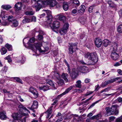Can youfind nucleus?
<instances>
[{
    "label": "nucleus",
    "instance_id": "obj_1",
    "mask_svg": "<svg viewBox=\"0 0 122 122\" xmlns=\"http://www.w3.org/2000/svg\"><path fill=\"white\" fill-rule=\"evenodd\" d=\"M27 44L29 48L33 51V55L37 56L36 51L38 50V41L33 37L30 39Z\"/></svg>",
    "mask_w": 122,
    "mask_h": 122
},
{
    "label": "nucleus",
    "instance_id": "obj_2",
    "mask_svg": "<svg viewBox=\"0 0 122 122\" xmlns=\"http://www.w3.org/2000/svg\"><path fill=\"white\" fill-rule=\"evenodd\" d=\"M84 57L88 59L90 61H92V64H93L97 62V55L95 53L89 52L85 54Z\"/></svg>",
    "mask_w": 122,
    "mask_h": 122
},
{
    "label": "nucleus",
    "instance_id": "obj_3",
    "mask_svg": "<svg viewBox=\"0 0 122 122\" xmlns=\"http://www.w3.org/2000/svg\"><path fill=\"white\" fill-rule=\"evenodd\" d=\"M51 75L53 77H55L56 78V81L57 84L59 86H61L64 84L63 81L61 79L59 75L56 71L52 72Z\"/></svg>",
    "mask_w": 122,
    "mask_h": 122
},
{
    "label": "nucleus",
    "instance_id": "obj_4",
    "mask_svg": "<svg viewBox=\"0 0 122 122\" xmlns=\"http://www.w3.org/2000/svg\"><path fill=\"white\" fill-rule=\"evenodd\" d=\"M48 24H49L53 30L56 33H58V29L60 26V23L57 21L53 22L52 23L51 22L50 24L47 23Z\"/></svg>",
    "mask_w": 122,
    "mask_h": 122
},
{
    "label": "nucleus",
    "instance_id": "obj_5",
    "mask_svg": "<svg viewBox=\"0 0 122 122\" xmlns=\"http://www.w3.org/2000/svg\"><path fill=\"white\" fill-rule=\"evenodd\" d=\"M114 44L113 46V51H112L111 53V56L113 59L114 60H116L118 58L119 55L116 52L117 47V44L116 43H115Z\"/></svg>",
    "mask_w": 122,
    "mask_h": 122
},
{
    "label": "nucleus",
    "instance_id": "obj_6",
    "mask_svg": "<svg viewBox=\"0 0 122 122\" xmlns=\"http://www.w3.org/2000/svg\"><path fill=\"white\" fill-rule=\"evenodd\" d=\"M52 1V0H46L43 1L42 0H39V10L46 5H48L50 6Z\"/></svg>",
    "mask_w": 122,
    "mask_h": 122
},
{
    "label": "nucleus",
    "instance_id": "obj_7",
    "mask_svg": "<svg viewBox=\"0 0 122 122\" xmlns=\"http://www.w3.org/2000/svg\"><path fill=\"white\" fill-rule=\"evenodd\" d=\"M69 24L66 23L65 24L62 28L60 29L59 32L61 35H64L67 33L68 29Z\"/></svg>",
    "mask_w": 122,
    "mask_h": 122
},
{
    "label": "nucleus",
    "instance_id": "obj_8",
    "mask_svg": "<svg viewBox=\"0 0 122 122\" xmlns=\"http://www.w3.org/2000/svg\"><path fill=\"white\" fill-rule=\"evenodd\" d=\"M67 71L68 73L70 74V76L72 79H74L76 77L78 74V72L77 70L73 69L71 71L70 68L69 71L68 70Z\"/></svg>",
    "mask_w": 122,
    "mask_h": 122
},
{
    "label": "nucleus",
    "instance_id": "obj_9",
    "mask_svg": "<svg viewBox=\"0 0 122 122\" xmlns=\"http://www.w3.org/2000/svg\"><path fill=\"white\" fill-rule=\"evenodd\" d=\"M46 12L47 15V20H46L47 23L50 24L52 21V16L51 15V12L49 10H43Z\"/></svg>",
    "mask_w": 122,
    "mask_h": 122
},
{
    "label": "nucleus",
    "instance_id": "obj_10",
    "mask_svg": "<svg viewBox=\"0 0 122 122\" xmlns=\"http://www.w3.org/2000/svg\"><path fill=\"white\" fill-rule=\"evenodd\" d=\"M44 34L43 31L41 30H39V46H41L42 43H43V36Z\"/></svg>",
    "mask_w": 122,
    "mask_h": 122
},
{
    "label": "nucleus",
    "instance_id": "obj_11",
    "mask_svg": "<svg viewBox=\"0 0 122 122\" xmlns=\"http://www.w3.org/2000/svg\"><path fill=\"white\" fill-rule=\"evenodd\" d=\"M111 114H114L116 115L118 114V111L117 109V107L115 105L112 106L111 108Z\"/></svg>",
    "mask_w": 122,
    "mask_h": 122
},
{
    "label": "nucleus",
    "instance_id": "obj_12",
    "mask_svg": "<svg viewBox=\"0 0 122 122\" xmlns=\"http://www.w3.org/2000/svg\"><path fill=\"white\" fill-rule=\"evenodd\" d=\"M79 71L82 73H86L89 72L88 68L86 66H83L79 68Z\"/></svg>",
    "mask_w": 122,
    "mask_h": 122
},
{
    "label": "nucleus",
    "instance_id": "obj_13",
    "mask_svg": "<svg viewBox=\"0 0 122 122\" xmlns=\"http://www.w3.org/2000/svg\"><path fill=\"white\" fill-rule=\"evenodd\" d=\"M42 46H39V51L40 53H42L43 54H47L49 52V48L48 47H46L44 48V50H43L42 49V48L41 47L42 46Z\"/></svg>",
    "mask_w": 122,
    "mask_h": 122
},
{
    "label": "nucleus",
    "instance_id": "obj_14",
    "mask_svg": "<svg viewBox=\"0 0 122 122\" xmlns=\"http://www.w3.org/2000/svg\"><path fill=\"white\" fill-rule=\"evenodd\" d=\"M102 42L101 40L99 38H96L95 42V43L96 46L97 47L101 46Z\"/></svg>",
    "mask_w": 122,
    "mask_h": 122
},
{
    "label": "nucleus",
    "instance_id": "obj_15",
    "mask_svg": "<svg viewBox=\"0 0 122 122\" xmlns=\"http://www.w3.org/2000/svg\"><path fill=\"white\" fill-rule=\"evenodd\" d=\"M77 44L76 43H72L70 46L69 48V53L71 54H72L73 52V49L76 48V49H77Z\"/></svg>",
    "mask_w": 122,
    "mask_h": 122
},
{
    "label": "nucleus",
    "instance_id": "obj_16",
    "mask_svg": "<svg viewBox=\"0 0 122 122\" xmlns=\"http://www.w3.org/2000/svg\"><path fill=\"white\" fill-rule=\"evenodd\" d=\"M25 57L20 56L16 58V61L17 63H22L25 61Z\"/></svg>",
    "mask_w": 122,
    "mask_h": 122
},
{
    "label": "nucleus",
    "instance_id": "obj_17",
    "mask_svg": "<svg viewBox=\"0 0 122 122\" xmlns=\"http://www.w3.org/2000/svg\"><path fill=\"white\" fill-rule=\"evenodd\" d=\"M0 16L2 18V20H8V16L4 11H2L1 12Z\"/></svg>",
    "mask_w": 122,
    "mask_h": 122
},
{
    "label": "nucleus",
    "instance_id": "obj_18",
    "mask_svg": "<svg viewBox=\"0 0 122 122\" xmlns=\"http://www.w3.org/2000/svg\"><path fill=\"white\" fill-rule=\"evenodd\" d=\"M22 3L21 2H18L15 5L14 8L16 10H18L21 9Z\"/></svg>",
    "mask_w": 122,
    "mask_h": 122
},
{
    "label": "nucleus",
    "instance_id": "obj_19",
    "mask_svg": "<svg viewBox=\"0 0 122 122\" xmlns=\"http://www.w3.org/2000/svg\"><path fill=\"white\" fill-rule=\"evenodd\" d=\"M38 104V102L37 101H35L33 102V104L32 105L31 107H28L27 108L30 110H32L33 109L37 108Z\"/></svg>",
    "mask_w": 122,
    "mask_h": 122
},
{
    "label": "nucleus",
    "instance_id": "obj_20",
    "mask_svg": "<svg viewBox=\"0 0 122 122\" xmlns=\"http://www.w3.org/2000/svg\"><path fill=\"white\" fill-rule=\"evenodd\" d=\"M57 17L59 20L62 21L63 22L66 21V17L62 14H58L57 15Z\"/></svg>",
    "mask_w": 122,
    "mask_h": 122
},
{
    "label": "nucleus",
    "instance_id": "obj_21",
    "mask_svg": "<svg viewBox=\"0 0 122 122\" xmlns=\"http://www.w3.org/2000/svg\"><path fill=\"white\" fill-rule=\"evenodd\" d=\"M5 114V112L4 111H2L0 112V118L1 120H4L6 119V116Z\"/></svg>",
    "mask_w": 122,
    "mask_h": 122
},
{
    "label": "nucleus",
    "instance_id": "obj_22",
    "mask_svg": "<svg viewBox=\"0 0 122 122\" xmlns=\"http://www.w3.org/2000/svg\"><path fill=\"white\" fill-rule=\"evenodd\" d=\"M29 91L32 93L34 95L36 96L37 97L38 96V93L37 91L33 87L30 88Z\"/></svg>",
    "mask_w": 122,
    "mask_h": 122
},
{
    "label": "nucleus",
    "instance_id": "obj_23",
    "mask_svg": "<svg viewBox=\"0 0 122 122\" xmlns=\"http://www.w3.org/2000/svg\"><path fill=\"white\" fill-rule=\"evenodd\" d=\"M102 43L103 46L105 47H107L110 45L111 43L110 41L106 39L103 40L102 42Z\"/></svg>",
    "mask_w": 122,
    "mask_h": 122
},
{
    "label": "nucleus",
    "instance_id": "obj_24",
    "mask_svg": "<svg viewBox=\"0 0 122 122\" xmlns=\"http://www.w3.org/2000/svg\"><path fill=\"white\" fill-rule=\"evenodd\" d=\"M20 115L17 113H14L12 115V117L14 120H17L19 119Z\"/></svg>",
    "mask_w": 122,
    "mask_h": 122
},
{
    "label": "nucleus",
    "instance_id": "obj_25",
    "mask_svg": "<svg viewBox=\"0 0 122 122\" xmlns=\"http://www.w3.org/2000/svg\"><path fill=\"white\" fill-rule=\"evenodd\" d=\"M11 26L13 27L17 26L18 25V23L16 20H14L13 21L11 22Z\"/></svg>",
    "mask_w": 122,
    "mask_h": 122
},
{
    "label": "nucleus",
    "instance_id": "obj_26",
    "mask_svg": "<svg viewBox=\"0 0 122 122\" xmlns=\"http://www.w3.org/2000/svg\"><path fill=\"white\" fill-rule=\"evenodd\" d=\"M39 89L40 90H42L44 91H46L49 90V87L47 85H46L39 87Z\"/></svg>",
    "mask_w": 122,
    "mask_h": 122
},
{
    "label": "nucleus",
    "instance_id": "obj_27",
    "mask_svg": "<svg viewBox=\"0 0 122 122\" xmlns=\"http://www.w3.org/2000/svg\"><path fill=\"white\" fill-rule=\"evenodd\" d=\"M80 7V9L78 11L79 12L81 13H83L85 11L86 9V7L85 5H81Z\"/></svg>",
    "mask_w": 122,
    "mask_h": 122
},
{
    "label": "nucleus",
    "instance_id": "obj_28",
    "mask_svg": "<svg viewBox=\"0 0 122 122\" xmlns=\"http://www.w3.org/2000/svg\"><path fill=\"white\" fill-rule=\"evenodd\" d=\"M46 83L49 84L50 85L52 86L54 89L56 88L55 86L54 83L51 80H46Z\"/></svg>",
    "mask_w": 122,
    "mask_h": 122
},
{
    "label": "nucleus",
    "instance_id": "obj_29",
    "mask_svg": "<svg viewBox=\"0 0 122 122\" xmlns=\"http://www.w3.org/2000/svg\"><path fill=\"white\" fill-rule=\"evenodd\" d=\"M8 69V67L6 66H5L0 71L1 74L2 75V74H5L6 72L7 71Z\"/></svg>",
    "mask_w": 122,
    "mask_h": 122
},
{
    "label": "nucleus",
    "instance_id": "obj_30",
    "mask_svg": "<svg viewBox=\"0 0 122 122\" xmlns=\"http://www.w3.org/2000/svg\"><path fill=\"white\" fill-rule=\"evenodd\" d=\"M61 77L66 82L68 81V76L67 74L64 73H63L61 75Z\"/></svg>",
    "mask_w": 122,
    "mask_h": 122
},
{
    "label": "nucleus",
    "instance_id": "obj_31",
    "mask_svg": "<svg viewBox=\"0 0 122 122\" xmlns=\"http://www.w3.org/2000/svg\"><path fill=\"white\" fill-rule=\"evenodd\" d=\"M101 117V114H99L96 116H94L90 117L91 119H98L100 118Z\"/></svg>",
    "mask_w": 122,
    "mask_h": 122
},
{
    "label": "nucleus",
    "instance_id": "obj_32",
    "mask_svg": "<svg viewBox=\"0 0 122 122\" xmlns=\"http://www.w3.org/2000/svg\"><path fill=\"white\" fill-rule=\"evenodd\" d=\"M52 107L51 106L47 110V114L46 117V118H48L49 116H50L51 113V110L52 109Z\"/></svg>",
    "mask_w": 122,
    "mask_h": 122
},
{
    "label": "nucleus",
    "instance_id": "obj_33",
    "mask_svg": "<svg viewBox=\"0 0 122 122\" xmlns=\"http://www.w3.org/2000/svg\"><path fill=\"white\" fill-rule=\"evenodd\" d=\"M63 9L65 11H66L68 10V6L67 2H65L63 3Z\"/></svg>",
    "mask_w": 122,
    "mask_h": 122
},
{
    "label": "nucleus",
    "instance_id": "obj_34",
    "mask_svg": "<svg viewBox=\"0 0 122 122\" xmlns=\"http://www.w3.org/2000/svg\"><path fill=\"white\" fill-rule=\"evenodd\" d=\"M73 86H70L66 89L65 91L63 92V94L65 95L68 93L73 88Z\"/></svg>",
    "mask_w": 122,
    "mask_h": 122
},
{
    "label": "nucleus",
    "instance_id": "obj_35",
    "mask_svg": "<svg viewBox=\"0 0 122 122\" xmlns=\"http://www.w3.org/2000/svg\"><path fill=\"white\" fill-rule=\"evenodd\" d=\"M120 77H117L115 78L111 79L108 80L109 84L112 83L118 80V79H120Z\"/></svg>",
    "mask_w": 122,
    "mask_h": 122
},
{
    "label": "nucleus",
    "instance_id": "obj_36",
    "mask_svg": "<svg viewBox=\"0 0 122 122\" xmlns=\"http://www.w3.org/2000/svg\"><path fill=\"white\" fill-rule=\"evenodd\" d=\"M105 109L107 112V114L106 115L107 116H109L111 114V110L109 107H108L106 108Z\"/></svg>",
    "mask_w": 122,
    "mask_h": 122
},
{
    "label": "nucleus",
    "instance_id": "obj_37",
    "mask_svg": "<svg viewBox=\"0 0 122 122\" xmlns=\"http://www.w3.org/2000/svg\"><path fill=\"white\" fill-rule=\"evenodd\" d=\"M1 8L3 9L7 10L11 8V7L10 5H3L1 6Z\"/></svg>",
    "mask_w": 122,
    "mask_h": 122
},
{
    "label": "nucleus",
    "instance_id": "obj_38",
    "mask_svg": "<svg viewBox=\"0 0 122 122\" xmlns=\"http://www.w3.org/2000/svg\"><path fill=\"white\" fill-rule=\"evenodd\" d=\"M57 4V2L55 0H52L50 4V7H53L55 6Z\"/></svg>",
    "mask_w": 122,
    "mask_h": 122
},
{
    "label": "nucleus",
    "instance_id": "obj_39",
    "mask_svg": "<svg viewBox=\"0 0 122 122\" xmlns=\"http://www.w3.org/2000/svg\"><path fill=\"white\" fill-rule=\"evenodd\" d=\"M81 82L80 80L77 81L76 82V86L77 87L80 88L81 87Z\"/></svg>",
    "mask_w": 122,
    "mask_h": 122
},
{
    "label": "nucleus",
    "instance_id": "obj_40",
    "mask_svg": "<svg viewBox=\"0 0 122 122\" xmlns=\"http://www.w3.org/2000/svg\"><path fill=\"white\" fill-rule=\"evenodd\" d=\"M14 20H15L14 19L12 15H9L8 16V20L9 22H11Z\"/></svg>",
    "mask_w": 122,
    "mask_h": 122
},
{
    "label": "nucleus",
    "instance_id": "obj_41",
    "mask_svg": "<svg viewBox=\"0 0 122 122\" xmlns=\"http://www.w3.org/2000/svg\"><path fill=\"white\" fill-rule=\"evenodd\" d=\"M71 2L72 3L78 5H80V2L78 0H70Z\"/></svg>",
    "mask_w": 122,
    "mask_h": 122
},
{
    "label": "nucleus",
    "instance_id": "obj_42",
    "mask_svg": "<svg viewBox=\"0 0 122 122\" xmlns=\"http://www.w3.org/2000/svg\"><path fill=\"white\" fill-rule=\"evenodd\" d=\"M32 6L34 8L36 9V11L38 10V1H37L36 3H35V4L32 5Z\"/></svg>",
    "mask_w": 122,
    "mask_h": 122
},
{
    "label": "nucleus",
    "instance_id": "obj_43",
    "mask_svg": "<svg viewBox=\"0 0 122 122\" xmlns=\"http://www.w3.org/2000/svg\"><path fill=\"white\" fill-rule=\"evenodd\" d=\"M30 21V20L27 18H25L23 20L22 22L23 23L25 24Z\"/></svg>",
    "mask_w": 122,
    "mask_h": 122
},
{
    "label": "nucleus",
    "instance_id": "obj_44",
    "mask_svg": "<svg viewBox=\"0 0 122 122\" xmlns=\"http://www.w3.org/2000/svg\"><path fill=\"white\" fill-rule=\"evenodd\" d=\"M1 52L2 55L5 54L7 52V50L5 48H2L0 50Z\"/></svg>",
    "mask_w": 122,
    "mask_h": 122
},
{
    "label": "nucleus",
    "instance_id": "obj_45",
    "mask_svg": "<svg viewBox=\"0 0 122 122\" xmlns=\"http://www.w3.org/2000/svg\"><path fill=\"white\" fill-rule=\"evenodd\" d=\"M5 47L7 48L9 51H11L12 50V47L11 46L8 44L5 45Z\"/></svg>",
    "mask_w": 122,
    "mask_h": 122
},
{
    "label": "nucleus",
    "instance_id": "obj_46",
    "mask_svg": "<svg viewBox=\"0 0 122 122\" xmlns=\"http://www.w3.org/2000/svg\"><path fill=\"white\" fill-rule=\"evenodd\" d=\"M80 22L83 24H84L86 21V19L85 18H83V17H81L79 19Z\"/></svg>",
    "mask_w": 122,
    "mask_h": 122
},
{
    "label": "nucleus",
    "instance_id": "obj_47",
    "mask_svg": "<svg viewBox=\"0 0 122 122\" xmlns=\"http://www.w3.org/2000/svg\"><path fill=\"white\" fill-rule=\"evenodd\" d=\"M25 117H24L23 118V120L19 119L15 121H13L12 122H25Z\"/></svg>",
    "mask_w": 122,
    "mask_h": 122
},
{
    "label": "nucleus",
    "instance_id": "obj_48",
    "mask_svg": "<svg viewBox=\"0 0 122 122\" xmlns=\"http://www.w3.org/2000/svg\"><path fill=\"white\" fill-rule=\"evenodd\" d=\"M25 13L26 15H33L34 12L32 11H27L25 12Z\"/></svg>",
    "mask_w": 122,
    "mask_h": 122
},
{
    "label": "nucleus",
    "instance_id": "obj_49",
    "mask_svg": "<svg viewBox=\"0 0 122 122\" xmlns=\"http://www.w3.org/2000/svg\"><path fill=\"white\" fill-rule=\"evenodd\" d=\"M118 32L120 33H122V25H119L117 29Z\"/></svg>",
    "mask_w": 122,
    "mask_h": 122
},
{
    "label": "nucleus",
    "instance_id": "obj_50",
    "mask_svg": "<svg viewBox=\"0 0 122 122\" xmlns=\"http://www.w3.org/2000/svg\"><path fill=\"white\" fill-rule=\"evenodd\" d=\"M13 78L18 82L20 83L21 84H22L21 80L18 77H14Z\"/></svg>",
    "mask_w": 122,
    "mask_h": 122
},
{
    "label": "nucleus",
    "instance_id": "obj_51",
    "mask_svg": "<svg viewBox=\"0 0 122 122\" xmlns=\"http://www.w3.org/2000/svg\"><path fill=\"white\" fill-rule=\"evenodd\" d=\"M109 84L108 80L107 81L102 84V87H104L108 84Z\"/></svg>",
    "mask_w": 122,
    "mask_h": 122
},
{
    "label": "nucleus",
    "instance_id": "obj_52",
    "mask_svg": "<svg viewBox=\"0 0 122 122\" xmlns=\"http://www.w3.org/2000/svg\"><path fill=\"white\" fill-rule=\"evenodd\" d=\"M107 3L111 7H113L114 6V4L112 1H108L107 2Z\"/></svg>",
    "mask_w": 122,
    "mask_h": 122
},
{
    "label": "nucleus",
    "instance_id": "obj_53",
    "mask_svg": "<svg viewBox=\"0 0 122 122\" xmlns=\"http://www.w3.org/2000/svg\"><path fill=\"white\" fill-rule=\"evenodd\" d=\"M20 106L21 108L24 110L25 112H27L29 113H30V111L25 107L22 105H21V107Z\"/></svg>",
    "mask_w": 122,
    "mask_h": 122
},
{
    "label": "nucleus",
    "instance_id": "obj_54",
    "mask_svg": "<svg viewBox=\"0 0 122 122\" xmlns=\"http://www.w3.org/2000/svg\"><path fill=\"white\" fill-rule=\"evenodd\" d=\"M101 100H99L98 101H97L95 102H94L93 103L91 106H90L88 107V109H90V108L92 107H93L97 103H98L99 101H100Z\"/></svg>",
    "mask_w": 122,
    "mask_h": 122
},
{
    "label": "nucleus",
    "instance_id": "obj_55",
    "mask_svg": "<svg viewBox=\"0 0 122 122\" xmlns=\"http://www.w3.org/2000/svg\"><path fill=\"white\" fill-rule=\"evenodd\" d=\"M5 59L7 60L8 62H11L12 61V60L10 58V57L9 56L5 57Z\"/></svg>",
    "mask_w": 122,
    "mask_h": 122
},
{
    "label": "nucleus",
    "instance_id": "obj_56",
    "mask_svg": "<svg viewBox=\"0 0 122 122\" xmlns=\"http://www.w3.org/2000/svg\"><path fill=\"white\" fill-rule=\"evenodd\" d=\"M116 122H122V116L116 119Z\"/></svg>",
    "mask_w": 122,
    "mask_h": 122
},
{
    "label": "nucleus",
    "instance_id": "obj_57",
    "mask_svg": "<svg viewBox=\"0 0 122 122\" xmlns=\"http://www.w3.org/2000/svg\"><path fill=\"white\" fill-rule=\"evenodd\" d=\"M2 24L4 26H7L8 25L10 24V22H8L6 21H4L2 22Z\"/></svg>",
    "mask_w": 122,
    "mask_h": 122
},
{
    "label": "nucleus",
    "instance_id": "obj_58",
    "mask_svg": "<svg viewBox=\"0 0 122 122\" xmlns=\"http://www.w3.org/2000/svg\"><path fill=\"white\" fill-rule=\"evenodd\" d=\"M93 6H92L89 7L88 10L89 12L91 13L92 12L93 8Z\"/></svg>",
    "mask_w": 122,
    "mask_h": 122
},
{
    "label": "nucleus",
    "instance_id": "obj_59",
    "mask_svg": "<svg viewBox=\"0 0 122 122\" xmlns=\"http://www.w3.org/2000/svg\"><path fill=\"white\" fill-rule=\"evenodd\" d=\"M117 100L119 102H122V98L120 97H118Z\"/></svg>",
    "mask_w": 122,
    "mask_h": 122
},
{
    "label": "nucleus",
    "instance_id": "obj_60",
    "mask_svg": "<svg viewBox=\"0 0 122 122\" xmlns=\"http://www.w3.org/2000/svg\"><path fill=\"white\" fill-rule=\"evenodd\" d=\"M115 118V117L114 116H111L109 118L110 121H112L114 120Z\"/></svg>",
    "mask_w": 122,
    "mask_h": 122
},
{
    "label": "nucleus",
    "instance_id": "obj_61",
    "mask_svg": "<svg viewBox=\"0 0 122 122\" xmlns=\"http://www.w3.org/2000/svg\"><path fill=\"white\" fill-rule=\"evenodd\" d=\"M36 21V18L35 17L33 16L31 19V21H32L35 22Z\"/></svg>",
    "mask_w": 122,
    "mask_h": 122
},
{
    "label": "nucleus",
    "instance_id": "obj_62",
    "mask_svg": "<svg viewBox=\"0 0 122 122\" xmlns=\"http://www.w3.org/2000/svg\"><path fill=\"white\" fill-rule=\"evenodd\" d=\"M85 89L86 87H83L81 89L79 90L80 91L79 92H81L83 91Z\"/></svg>",
    "mask_w": 122,
    "mask_h": 122
},
{
    "label": "nucleus",
    "instance_id": "obj_63",
    "mask_svg": "<svg viewBox=\"0 0 122 122\" xmlns=\"http://www.w3.org/2000/svg\"><path fill=\"white\" fill-rule=\"evenodd\" d=\"M77 11L76 9H74L72 10V13L73 14H75L77 12Z\"/></svg>",
    "mask_w": 122,
    "mask_h": 122
},
{
    "label": "nucleus",
    "instance_id": "obj_64",
    "mask_svg": "<svg viewBox=\"0 0 122 122\" xmlns=\"http://www.w3.org/2000/svg\"><path fill=\"white\" fill-rule=\"evenodd\" d=\"M118 73L121 75H122V71L121 69H119L117 70Z\"/></svg>",
    "mask_w": 122,
    "mask_h": 122
}]
</instances>
